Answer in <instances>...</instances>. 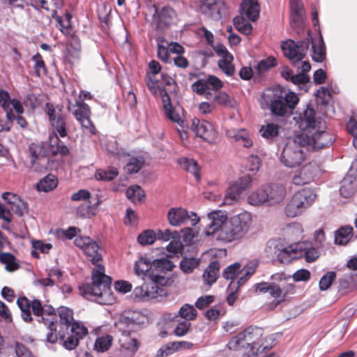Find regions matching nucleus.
<instances>
[{
  "mask_svg": "<svg viewBox=\"0 0 357 357\" xmlns=\"http://www.w3.org/2000/svg\"><path fill=\"white\" fill-rule=\"evenodd\" d=\"M333 141L334 137L330 133L315 135L299 134L286 143L280 155V161L284 166L289 168L300 166L306 158L304 147L307 149L318 150L330 146Z\"/></svg>",
  "mask_w": 357,
  "mask_h": 357,
  "instance_id": "f257e3e1",
  "label": "nucleus"
},
{
  "mask_svg": "<svg viewBox=\"0 0 357 357\" xmlns=\"http://www.w3.org/2000/svg\"><path fill=\"white\" fill-rule=\"evenodd\" d=\"M135 274L144 281L143 284L137 287L132 292L136 298L150 300L157 298L159 286L171 285L176 275L174 269H134Z\"/></svg>",
  "mask_w": 357,
  "mask_h": 357,
  "instance_id": "f03ea898",
  "label": "nucleus"
},
{
  "mask_svg": "<svg viewBox=\"0 0 357 357\" xmlns=\"http://www.w3.org/2000/svg\"><path fill=\"white\" fill-rule=\"evenodd\" d=\"M91 280V283L79 287V294L100 305H112L115 299L111 290V277L105 274V269H93Z\"/></svg>",
  "mask_w": 357,
  "mask_h": 357,
  "instance_id": "7ed1b4c3",
  "label": "nucleus"
},
{
  "mask_svg": "<svg viewBox=\"0 0 357 357\" xmlns=\"http://www.w3.org/2000/svg\"><path fill=\"white\" fill-rule=\"evenodd\" d=\"M223 87L222 82L214 75L199 79L192 84V89L207 100H212L215 105L232 108L236 105L235 99L225 91H218Z\"/></svg>",
  "mask_w": 357,
  "mask_h": 357,
  "instance_id": "20e7f679",
  "label": "nucleus"
},
{
  "mask_svg": "<svg viewBox=\"0 0 357 357\" xmlns=\"http://www.w3.org/2000/svg\"><path fill=\"white\" fill-rule=\"evenodd\" d=\"M298 98L294 92L286 93L280 86L266 90L260 100L263 109L270 108L274 115H290L298 102Z\"/></svg>",
  "mask_w": 357,
  "mask_h": 357,
  "instance_id": "39448f33",
  "label": "nucleus"
},
{
  "mask_svg": "<svg viewBox=\"0 0 357 357\" xmlns=\"http://www.w3.org/2000/svg\"><path fill=\"white\" fill-rule=\"evenodd\" d=\"M262 332L261 328L248 327L233 337L228 342L227 347L230 350H244L247 357H256L261 347L260 339Z\"/></svg>",
  "mask_w": 357,
  "mask_h": 357,
  "instance_id": "423d86ee",
  "label": "nucleus"
},
{
  "mask_svg": "<svg viewBox=\"0 0 357 357\" xmlns=\"http://www.w3.org/2000/svg\"><path fill=\"white\" fill-rule=\"evenodd\" d=\"M252 224L250 213L243 212L230 218L228 227L221 231L220 240L231 242L244 236L250 230Z\"/></svg>",
  "mask_w": 357,
  "mask_h": 357,
  "instance_id": "0eeeda50",
  "label": "nucleus"
},
{
  "mask_svg": "<svg viewBox=\"0 0 357 357\" xmlns=\"http://www.w3.org/2000/svg\"><path fill=\"white\" fill-rule=\"evenodd\" d=\"M182 249L183 245L180 238L173 239L166 247V250L169 253L166 257L153 259L146 255L140 256L135 262V268H140L144 266L149 268H175V265L172 264L169 258L180 252Z\"/></svg>",
  "mask_w": 357,
  "mask_h": 357,
  "instance_id": "6e6552de",
  "label": "nucleus"
},
{
  "mask_svg": "<svg viewBox=\"0 0 357 357\" xmlns=\"http://www.w3.org/2000/svg\"><path fill=\"white\" fill-rule=\"evenodd\" d=\"M146 77V84L150 91L153 93H156L159 89L165 88L166 86H169L174 82L172 77L165 75L161 71L160 63L155 60L151 61L149 63Z\"/></svg>",
  "mask_w": 357,
  "mask_h": 357,
  "instance_id": "1a4fd4ad",
  "label": "nucleus"
},
{
  "mask_svg": "<svg viewBox=\"0 0 357 357\" xmlns=\"http://www.w3.org/2000/svg\"><path fill=\"white\" fill-rule=\"evenodd\" d=\"M145 18L155 24L160 29H163L169 25L175 17V12L169 7H163L160 10L152 2L146 5L144 11Z\"/></svg>",
  "mask_w": 357,
  "mask_h": 357,
  "instance_id": "9d476101",
  "label": "nucleus"
},
{
  "mask_svg": "<svg viewBox=\"0 0 357 357\" xmlns=\"http://www.w3.org/2000/svg\"><path fill=\"white\" fill-rule=\"evenodd\" d=\"M67 337L63 330L60 329L57 333L58 339L63 342V346L68 350H73L77 347L80 340L88 334V329L79 323H73L68 331Z\"/></svg>",
  "mask_w": 357,
  "mask_h": 357,
  "instance_id": "9b49d317",
  "label": "nucleus"
},
{
  "mask_svg": "<svg viewBox=\"0 0 357 357\" xmlns=\"http://www.w3.org/2000/svg\"><path fill=\"white\" fill-rule=\"evenodd\" d=\"M297 123L302 131L301 134L306 133L307 135H315L317 134L328 133L326 131L319 130L321 128L319 126L321 121L315 117V111L308 106L302 113H300Z\"/></svg>",
  "mask_w": 357,
  "mask_h": 357,
  "instance_id": "f8f14e48",
  "label": "nucleus"
},
{
  "mask_svg": "<svg viewBox=\"0 0 357 357\" xmlns=\"http://www.w3.org/2000/svg\"><path fill=\"white\" fill-rule=\"evenodd\" d=\"M45 112L54 133L61 137H66L67 135L66 115L62 112V107L46 103Z\"/></svg>",
  "mask_w": 357,
  "mask_h": 357,
  "instance_id": "ddd939ff",
  "label": "nucleus"
},
{
  "mask_svg": "<svg viewBox=\"0 0 357 357\" xmlns=\"http://www.w3.org/2000/svg\"><path fill=\"white\" fill-rule=\"evenodd\" d=\"M252 179L250 176H245L239 178L233 182L227 188L220 206H230L237 202L241 197L242 192L251 186Z\"/></svg>",
  "mask_w": 357,
  "mask_h": 357,
  "instance_id": "4468645a",
  "label": "nucleus"
},
{
  "mask_svg": "<svg viewBox=\"0 0 357 357\" xmlns=\"http://www.w3.org/2000/svg\"><path fill=\"white\" fill-rule=\"evenodd\" d=\"M41 320L48 331L46 335V341L51 344L56 343L58 340V321L55 310L52 306L46 305L43 306Z\"/></svg>",
  "mask_w": 357,
  "mask_h": 357,
  "instance_id": "2eb2a0df",
  "label": "nucleus"
},
{
  "mask_svg": "<svg viewBox=\"0 0 357 357\" xmlns=\"http://www.w3.org/2000/svg\"><path fill=\"white\" fill-rule=\"evenodd\" d=\"M208 224L206 226L205 234L206 236H211L217 234V239L220 240L221 231L228 227V217L226 211L216 210L208 214Z\"/></svg>",
  "mask_w": 357,
  "mask_h": 357,
  "instance_id": "dca6fc26",
  "label": "nucleus"
},
{
  "mask_svg": "<svg viewBox=\"0 0 357 357\" xmlns=\"http://www.w3.org/2000/svg\"><path fill=\"white\" fill-rule=\"evenodd\" d=\"M308 47L309 43L305 40H303L298 44L292 40L284 42L281 45L284 55L293 63H296L305 57Z\"/></svg>",
  "mask_w": 357,
  "mask_h": 357,
  "instance_id": "f3484780",
  "label": "nucleus"
},
{
  "mask_svg": "<svg viewBox=\"0 0 357 357\" xmlns=\"http://www.w3.org/2000/svg\"><path fill=\"white\" fill-rule=\"evenodd\" d=\"M75 109L72 112L77 121H78L86 132L95 135L96 129L90 119L91 109L87 104L83 101L77 100L75 105Z\"/></svg>",
  "mask_w": 357,
  "mask_h": 357,
  "instance_id": "a211bd4d",
  "label": "nucleus"
},
{
  "mask_svg": "<svg viewBox=\"0 0 357 357\" xmlns=\"http://www.w3.org/2000/svg\"><path fill=\"white\" fill-rule=\"evenodd\" d=\"M199 10L206 17L220 20L226 12V5L220 0H204L200 2Z\"/></svg>",
  "mask_w": 357,
  "mask_h": 357,
  "instance_id": "6ab92c4d",
  "label": "nucleus"
},
{
  "mask_svg": "<svg viewBox=\"0 0 357 357\" xmlns=\"http://www.w3.org/2000/svg\"><path fill=\"white\" fill-rule=\"evenodd\" d=\"M169 223L174 227H177L181 224L190 222L192 226H195L199 221V218L196 213L188 212L183 208H172L167 214Z\"/></svg>",
  "mask_w": 357,
  "mask_h": 357,
  "instance_id": "aec40b11",
  "label": "nucleus"
},
{
  "mask_svg": "<svg viewBox=\"0 0 357 357\" xmlns=\"http://www.w3.org/2000/svg\"><path fill=\"white\" fill-rule=\"evenodd\" d=\"M357 289V269H349L337 282V291L341 296L347 295Z\"/></svg>",
  "mask_w": 357,
  "mask_h": 357,
  "instance_id": "412c9836",
  "label": "nucleus"
},
{
  "mask_svg": "<svg viewBox=\"0 0 357 357\" xmlns=\"http://www.w3.org/2000/svg\"><path fill=\"white\" fill-rule=\"evenodd\" d=\"M0 107L6 112V117L9 119L13 118L12 109H14L18 114L24 112L20 101L17 99H10L9 93L3 90L0 91Z\"/></svg>",
  "mask_w": 357,
  "mask_h": 357,
  "instance_id": "4be33fe9",
  "label": "nucleus"
},
{
  "mask_svg": "<svg viewBox=\"0 0 357 357\" xmlns=\"http://www.w3.org/2000/svg\"><path fill=\"white\" fill-rule=\"evenodd\" d=\"M298 249H301L298 243L278 248L275 261L280 265H289L293 261L299 259Z\"/></svg>",
  "mask_w": 357,
  "mask_h": 357,
  "instance_id": "5701e85b",
  "label": "nucleus"
},
{
  "mask_svg": "<svg viewBox=\"0 0 357 357\" xmlns=\"http://www.w3.org/2000/svg\"><path fill=\"white\" fill-rule=\"evenodd\" d=\"M192 129L197 136L203 138L211 142L216 135L213 126L205 120L194 119L192 124Z\"/></svg>",
  "mask_w": 357,
  "mask_h": 357,
  "instance_id": "b1692460",
  "label": "nucleus"
},
{
  "mask_svg": "<svg viewBox=\"0 0 357 357\" xmlns=\"http://www.w3.org/2000/svg\"><path fill=\"white\" fill-rule=\"evenodd\" d=\"M317 167L315 165L308 164L296 172L292 176V182L296 185H305L314 180Z\"/></svg>",
  "mask_w": 357,
  "mask_h": 357,
  "instance_id": "393cba45",
  "label": "nucleus"
},
{
  "mask_svg": "<svg viewBox=\"0 0 357 357\" xmlns=\"http://www.w3.org/2000/svg\"><path fill=\"white\" fill-rule=\"evenodd\" d=\"M253 288L255 292L258 294L268 292L273 298L279 299L278 303L284 301L287 293L286 291L283 294L281 287L274 282L269 283L263 282L257 283L253 286Z\"/></svg>",
  "mask_w": 357,
  "mask_h": 357,
  "instance_id": "a878e982",
  "label": "nucleus"
},
{
  "mask_svg": "<svg viewBox=\"0 0 357 357\" xmlns=\"http://www.w3.org/2000/svg\"><path fill=\"white\" fill-rule=\"evenodd\" d=\"M266 204L275 205L282 202L286 196V188L282 185H266Z\"/></svg>",
  "mask_w": 357,
  "mask_h": 357,
  "instance_id": "bb28decb",
  "label": "nucleus"
},
{
  "mask_svg": "<svg viewBox=\"0 0 357 357\" xmlns=\"http://www.w3.org/2000/svg\"><path fill=\"white\" fill-rule=\"evenodd\" d=\"M2 197L8 202V205L11 211L18 216H22L24 213H27V204L16 195L10 192H4L2 195Z\"/></svg>",
  "mask_w": 357,
  "mask_h": 357,
  "instance_id": "cd10ccee",
  "label": "nucleus"
},
{
  "mask_svg": "<svg viewBox=\"0 0 357 357\" xmlns=\"http://www.w3.org/2000/svg\"><path fill=\"white\" fill-rule=\"evenodd\" d=\"M217 54L222 58L218 61L219 68L227 75H231L234 73V66L232 63L233 56L222 45L216 48Z\"/></svg>",
  "mask_w": 357,
  "mask_h": 357,
  "instance_id": "c85d7f7f",
  "label": "nucleus"
},
{
  "mask_svg": "<svg viewBox=\"0 0 357 357\" xmlns=\"http://www.w3.org/2000/svg\"><path fill=\"white\" fill-rule=\"evenodd\" d=\"M308 38L306 42L312 43V58L316 62H322L326 58V48L324 40L321 35L317 38L312 39L307 33Z\"/></svg>",
  "mask_w": 357,
  "mask_h": 357,
  "instance_id": "c756f323",
  "label": "nucleus"
},
{
  "mask_svg": "<svg viewBox=\"0 0 357 357\" xmlns=\"http://www.w3.org/2000/svg\"><path fill=\"white\" fill-rule=\"evenodd\" d=\"M258 1L244 0L241 5V16H245L252 22L257 21L260 12V6Z\"/></svg>",
  "mask_w": 357,
  "mask_h": 357,
  "instance_id": "7c9ffc66",
  "label": "nucleus"
},
{
  "mask_svg": "<svg viewBox=\"0 0 357 357\" xmlns=\"http://www.w3.org/2000/svg\"><path fill=\"white\" fill-rule=\"evenodd\" d=\"M227 135L244 147L250 148L253 145L252 135L245 129L228 130Z\"/></svg>",
  "mask_w": 357,
  "mask_h": 357,
  "instance_id": "2f4dec72",
  "label": "nucleus"
},
{
  "mask_svg": "<svg viewBox=\"0 0 357 357\" xmlns=\"http://www.w3.org/2000/svg\"><path fill=\"white\" fill-rule=\"evenodd\" d=\"M290 7L291 25L302 27L305 20V11L302 1L301 0H290Z\"/></svg>",
  "mask_w": 357,
  "mask_h": 357,
  "instance_id": "473e14b6",
  "label": "nucleus"
},
{
  "mask_svg": "<svg viewBox=\"0 0 357 357\" xmlns=\"http://www.w3.org/2000/svg\"><path fill=\"white\" fill-rule=\"evenodd\" d=\"M166 319L169 321H175L178 317H180L183 321H188L190 322L196 319L197 316V312L193 305L185 303L182 305L177 313L174 315L167 314Z\"/></svg>",
  "mask_w": 357,
  "mask_h": 357,
  "instance_id": "72a5a7b5",
  "label": "nucleus"
},
{
  "mask_svg": "<svg viewBox=\"0 0 357 357\" xmlns=\"http://www.w3.org/2000/svg\"><path fill=\"white\" fill-rule=\"evenodd\" d=\"M357 190V178L355 176L347 174L341 181L340 188V195L345 197L349 198L354 195Z\"/></svg>",
  "mask_w": 357,
  "mask_h": 357,
  "instance_id": "f704fd0d",
  "label": "nucleus"
},
{
  "mask_svg": "<svg viewBox=\"0 0 357 357\" xmlns=\"http://www.w3.org/2000/svg\"><path fill=\"white\" fill-rule=\"evenodd\" d=\"M83 251L87 256L91 257L93 264L95 265L96 268H104L99 264V262L102 260V249L96 241L91 239L90 242L86 245Z\"/></svg>",
  "mask_w": 357,
  "mask_h": 357,
  "instance_id": "c9c22d12",
  "label": "nucleus"
},
{
  "mask_svg": "<svg viewBox=\"0 0 357 357\" xmlns=\"http://www.w3.org/2000/svg\"><path fill=\"white\" fill-rule=\"evenodd\" d=\"M298 255L299 259L305 257L307 262L311 263L316 261L319 257V251L311 246V244L308 242H299Z\"/></svg>",
  "mask_w": 357,
  "mask_h": 357,
  "instance_id": "e433bc0d",
  "label": "nucleus"
},
{
  "mask_svg": "<svg viewBox=\"0 0 357 357\" xmlns=\"http://www.w3.org/2000/svg\"><path fill=\"white\" fill-rule=\"evenodd\" d=\"M58 314L60 319V329L68 331L73 323H76L73 319V312L71 309L61 306L58 308Z\"/></svg>",
  "mask_w": 357,
  "mask_h": 357,
  "instance_id": "4c0bfd02",
  "label": "nucleus"
},
{
  "mask_svg": "<svg viewBox=\"0 0 357 357\" xmlns=\"http://www.w3.org/2000/svg\"><path fill=\"white\" fill-rule=\"evenodd\" d=\"M63 282V273L60 269H50L47 278L38 279L36 281L44 287H52L55 284Z\"/></svg>",
  "mask_w": 357,
  "mask_h": 357,
  "instance_id": "58836bf2",
  "label": "nucleus"
},
{
  "mask_svg": "<svg viewBox=\"0 0 357 357\" xmlns=\"http://www.w3.org/2000/svg\"><path fill=\"white\" fill-rule=\"evenodd\" d=\"M294 195L300 202H302V206L305 210L314 203L317 197L314 192L309 188H303L296 192Z\"/></svg>",
  "mask_w": 357,
  "mask_h": 357,
  "instance_id": "ea45409f",
  "label": "nucleus"
},
{
  "mask_svg": "<svg viewBox=\"0 0 357 357\" xmlns=\"http://www.w3.org/2000/svg\"><path fill=\"white\" fill-rule=\"evenodd\" d=\"M354 229L351 226L346 225L339 228L335 234V243L337 245H344L351 239Z\"/></svg>",
  "mask_w": 357,
  "mask_h": 357,
  "instance_id": "a19ab883",
  "label": "nucleus"
},
{
  "mask_svg": "<svg viewBox=\"0 0 357 357\" xmlns=\"http://www.w3.org/2000/svg\"><path fill=\"white\" fill-rule=\"evenodd\" d=\"M302 202H300L294 195L288 202L285 207V214L289 218H296L301 215L305 211L302 206Z\"/></svg>",
  "mask_w": 357,
  "mask_h": 357,
  "instance_id": "79ce46f5",
  "label": "nucleus"
},
{
  "mask_svg": "<svg viewBox=\"0 0 357 357\" xmlns=\"http://www.w3.org/2000/svg\"><path fill=\"white\" fill-rule=\"evenodd\" d=\"M239 269H225L222 275L227 280H231L230 287L234 284V280L237 279V284L238 286L241 285L243 284L246 280L248 278V277L254 273L255 269H251L252 271H248L243 276L240 277L239 278H237L238 275ZM237 287L236 288H238Z\"/></svg>",
  "mask_w": 357,
  "mask_h": 357,
  "instance_id": "37998d69",
  "label": "nucleus"
},
{
  "mask_svg": "<svg viewBox=\"0 0 357 357\" xmlns=\"http://www.w3.org/2000/svg\"><path fill=\"white\" fill-rule=\"evenodd\" d=\"M178 163L181 168L192 173L196 178L197 181L200 179L199 167L195 160L181 158L178 160Z\"/></svg>",
  "mask_w": 357,
  "mask_h": 357,
  "instance_id": "c03bdc74",
  "label": "nucleus"
},
{
  "mask_svg": "<svg viewBox=\"0 0 357 357\" xmlns=\"http://www.w3.org/2000/svg\"><path fill=\"white\" fill-rule=\"evenodd\" d=\"M268 265L266 261L264 259V257L256 258L252 257L248 260L243 259L239 262H235L230 265H228L226 268H257L259 266H267Z\"/></svg>",
  "mask_w": 357,
  "mask_h": 357,
  "instance_id": "a18cd8bd",
  "label": "nucleus"
},
{
  "mask_svg": "<svg viewBox=\"0 0 357 357\" xmlns=\"http://www.w3.org/2000/svg\"><path fill=\"white\" fill-rule=\"evenodd\" d=\"M31 255L36 259L40 258V254H46L52 249V245L51 243H45L40 240H33L31 241Z\"/></svg>",
  "mask_w": 357,
  "mask_h": 357,
  "instance_id": "49530a36",
  "label": "nucleus"
},
{
  "mask_svg": "<svg viewBox=\"0 0 357 357\" xmlns=\"http://www.w3.org/2000/svg\"><path fill=\"white\" fill-rule=\"evenodd\" d=\"M267 194L266 192V185L257 190L250 193L248 196V202L250 204L253 206L261 205L266 204Z\"/></svg>",
  "mask_w": 357,
  "mask_h": 357,
  "instance_id": "de8ad7c7",
  "label": "nucleus"
},
{
  "mask_svg": "<svg viewBox=\"0 0 357 357\" xmlns=\"http://www.w3.org/2000/svg\"><path fill=\"white\" fill-rule=\"evenodd\" d=\"M17 304L22 312V318L23 320L30 323L33 320L30 311L31 302L25 296H23L17 299Z\"/></svg>",
  "mask_w": 357,
  "mask_h": 357,
  "instance_id": "09e8293b",
  "label": "nucleus"
},
{
  "mask_svg": "<svg viewBox=\"0 0 357 357\" xmlns=\"http://www.w3.org/2000/svg\"><path fill=\"white\" fill-rule=\"evenodd\" d=\"M58 181L55 176L48 174L37 184L38 191L49 192L57 186Z\"/></svg>",
  "mask_w": 357,
  "mask_h": 357,
  "instance_id": "8fccbe9b",
  "label": "nucleus"
},
{
  "mask_svg": "<svg viewBox=\"0 0 357 357\" xmlns=\"http://www.w3.org/2000/svg\"><path fill=\"white\" fill-rule=\"evenodd\" d=\"M72 15L68 12H66L63 17L57 19V23L59 25V30L65 36H72L74 32L72 28Z\"/></svg>",
  "mask_w": 357,
  "mask_h": 357,
  "instance_id": "3c124183",
  "label": "nucleus"
},
{
  "mask_svg": "<svg viewBox=\"0 0 357 357\" xmlns=\"http://www.w3.org/2000/svg\"><path fill=\"white\" fill-rule=\"evenodd\" d=\"M280 127L278 125L273 123H269L264 125L260 128V133L261 136L268 140L275 139L279 134Z\"/></svg>",
  "mask_w": 357,
  "mask_h": 357,
  "instance_id": "603ef678",
  "label": "nucleus"
},
{
  "mask_svg": "<svg viewBox=\"0 0 357 357\" xmlns=\"http://www.w3.org/2000/svg\"><path fill=\"white\" fill-rule=\"evenodd\" d=\"M126 197L132 202L140 203L145 197L144 190L139 185H133L126 190Z\"/></svg>",
  "mask_w": 357,
  "mask_h": 357,
  "instance_id": "864d4df0",
  "label": "nucleus"
},
{
  "mask_svg": "<svg viewBox=\"0 0 357 357\" xmlns=\"http://www.w3.org/2000/svg\"><path fill=\"white\" fill-rule=\"evenodd\" d=\"M144 164V160L142 157H131L124 167V169L128 174H135L142 169Z\"/></svg>",
  "mask_w": 357,
  "mask_h": 357,
  "instance_id": "5fc2aeb1",
  "label": "nucleus"
},
{
  "mask_svg": "<svg viewBox=\"0 0 357 357\" xmlns=\"http://www.w3.org/2000/svg\"><path fill=\"white\" fill-rule=\"evenodd\" d=\"M157 44L158 57L165 62H168L169 59V42L163 38L159 37L157 39Z\"/></svg>",
  "mask_w": 357,
  "mask_h": 357,
  "instance_id": "6e6d98bb",
  "label": "nucleus"
},
{
  "mask_svg": "<svg viewBox=\"0 0 357 357\" xmlns=\"http://www.w3.org/2000/svg\"><path fill=\"white\" fill-rule=\"evenodd\" d=\"M234 25L238 31L245 35H249L252 33V26L244 19L243 16L236 17L234 19Z\"/></svg>",
  "mask_w": 357,
  "mask_h": 357,
  "instance_id": "4d7b16f0",
  "label": "nucleus"
},
{
  "mask_svg": "<svg viewBox=\"0 0 357 357\" xmlns=\"http://www.w3.org/2000/svg\"><path fill=\"white\" fill-rule=\"evenodd\" d=\"M156 241V234L152 229H146L137 236V242L142 245H152Z\"/></svg>",
  "mask_w": 357,
  "mask_h": 357,
  "instance_id": "13d9d810",
  "label": "nucleus"
},
{
  "mask_svg": "<svg viewBox=\"0 0 357 357\" xmlns=\"http://www.w3.org/2000/svg\"><path fill=\"white\" fill-rule=\"evenodd\" d=\"M155 234L156 239L165 242L175 238H180V234L177 231L169 229H158Z\"/></svg>",
  "mask_w": 357,
  "mask_h": 357,
  "instance_id": "bf43d9fd",
  "label": "nucleus"
},
{
  "mask_svg": "<svg viewBox=\"0 0 357 357\" xmlns=\"http://www.w3.org/2000/svg\"><path fill=\"white\" fill-rule=\"evenodd\" d=\"M336 278V273L335 271H328L320 279L319 287L321 291L328 290Z\"/></svg>",
  "mask_w": 357,
  "mask_h": 357,
  "instance_id": "052dcab7",
  "label": "nucleus"
},
{
  "mask_svg": "<svg viewBox=\"0 0 357 357\" xmlns=\"http://www.w3.org/2000/svg\"><path fill=\"white\" fill-rule=\"evenodd\" d=\"M219 269H204L202 274V280L205 284L212 286L218 278Z\"/></svg>",
  "mask_w": 357,
  "mask_h": 357,
  "instance_id": "680f3d73",
  "label": "nucleus"
},
{
  "mask_svg": "<svg viewBox=\"0 0 357 357\" xmlns=\"http://www.w3.org/2000/svg\"><path fill=\"white\" fill-rule=\"evenodd\" d=\"M175 321L178 323L174 328L173 334L177 337L185 336L190 331L191 323L188 321H179L177 319Z\"/></svg>",
  "mask_w": 357,
  "mask_h": 357,
  "instance_id": "e2e57ef3",
  "label": "nucleus"
},
{
  "mask_svg": "<svg viewBox=\"0 0 357 357\" xmlns=\"http://www.w3.org/2000/svg\"><path fill=\"white\" fill-rule=\"evenodd\" d=\"M276 65V59L273 56H269L266 59L260 61L256 66V70L259 74H261Z\"/></svg>",
  "mask_w": 357,
  "mask_h": 357,
  "instance_id": "0e129e2a",
  "label": "nucleus"
},
{
  "mask_svg": "<svg viewBox=\"0 0 357 357\" xmlns=\"http://www.w3.org/2000/svg\"><path fill=\"white\" fill-rule=\"evenodd\" d=\"M112 344V337L109 335L98 337L95 342V349L98 351H105Z\"/></svg>",
  "mask_w": 357,
  "mask_h": 357,
  "instance_id": "69168bd1",
  "label": "nucleus"
},
{
  "mask_svg": "<svg viewBox=\"0 0 357 357\" xmlns=\"http://www.w3.org/2000/svg\"><path fill=\"white\" fill-rule=\"evenodd\" d=\"M165 115L172 122L178 124L181 127L183 126L182 125L183 123V120L180 114L179 111L176 108H172V106L171 107H167L165 109Z\"/></svg>",
  "mask_w": 357,
  "mask_h": 357,
  "instance_id": "338daca9",
  "label": "nucleus"
},
{
  "mask_svg": "<svg viewBox=\"0 0 357 357\" xmlns=\"http://www.w3.org/2000/svg\"><path fill=\"white\" fill-rule=\"evenodd\" d=\"M118 175L116 168H111L107 170H99L96 173V178L98 180L111 181Z\"/></svg>",
  "mask_w": 357,
  "mask_h": 357,
  "instance_id": "774afa93",
  "label": "nucleus"
}]
</instances>
